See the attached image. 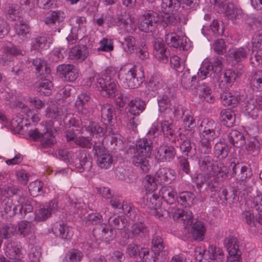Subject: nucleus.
Instances as JSON below:
<instances>
[{"mask_svg": "<svg viewBox=\"0 0 262 262\" xmlns=\"http://www.w3.org/2000/svg\"><path fill=\"white\" fill-rule=\"evenodd\" d=\"M115 23L128 33L134 32L136 29L135 23L129 17L126 19L122 16L117 17L115 19Z\"/></svg>", "mask_w": 262, "mask_h": 262, "instance_id": "obj_33", "label": "nucleus"}, {"mask_svg": "<svg viewBox=\"0 0 262 262\" xmlns=\"http://www.w3.org/2000/svg\"><path fill=\"white\" fill-rule=\"evenodd\" d=\"M16 35L19 38L20 41L26 40L30 35V27L25 23L16 24L14 27Z\"/></svg>", "mask_w": 262, "mask_h": 262, "instance_id": "obj_39", "label": "nucleus"}, {"mask_svg": "<svg viewBox=\"0 0 262 262\" xmlns=\"http://www.w3.org/2000/svg\"><path fill=\"white\" fill-rule=\"evenodd\" d=\"M149 233L148 230L143 223L134 224L132 228V238L140 240L146 237Z\"/></svg>", "mask_w": 262, "mask_h": 262, "instance_id": "obj_30", "label": "nucleus"}, {"mask_svg": "<svg viewBox=\"0 0 262 262\" xmlns=\"http://www.w3.org/2000/svg\"><path fill=\"white\" fill-rule=\"evenodd\" d=\"M214 73L211 68V65L208 60H205L202 63L198 72V77L200 80H203Z\"/></svg>", "mask_w": 262, "mask_h": 262, "instance_id": "obj_45", "label": "nucleus"}, {"mask_svg": "<svg viewBox=\"0 0 262 262\" xmlns=\"http://www.w3.org/2000/svg\"><path fill=\"white\" fill-rule=\"evenodd\" d=\"M23 55L20 49L15 47L11 48L6 47L4 49L3 54L0 55V64H7L8 62L12 60V56Z\"/></svg>", "mask_w": 262, "mask_h": 262, "instance_id": "obj_26", "label": "nucleus"}, {"mask_svg": "<svg viewBox=\"0 0 262 262\" xmlns=\"http://www.w3.org/2000/svg\"><path fill=\"white\" fill-rule=\"evenodd\" d=\"M219 133L200 130V140L197 146L199 154L204 155L210 154L212 149V142L219 136Z\"/></svg>", "mask_w": 262, "mask_h": 262, "instance_id": "obj_6", "label": "nucleus"}, {"mask_svg": "<svg viewBox=\"0 0 262 262\" xmlns=\"http://www.w3.org/2000/svg\"><path fill=\"white\" fill-rule=\"evenodd\" d=\"M195 198L194 194L190 191H182L178 194V203L183 207L187 208L190 206Z\"/></svg>", "mask_w": 262, "mask_h": 262, "instance_id": "obj_38", "label": "nucleus"}, {"mask_svg": "<svg viewBox=\"0 0 262 262\" xmlns=\"http://www.w3.org/2000/svg\"><path fill=\"white\" fill-rule=\"evenodd\" d=\"M62 207L59 205L58 202L56 199H53L48 203H47L45 205L40 207L38 211L42 213L44 211H47V213H52L56 212H60Z\"/></svg>", "mask_w": 262, "mask_h": 262, "instance_id": "obj_50", "label": "nucleus"}, {"mask_svg": "<svg viewBox=\"0 0 262 262\" xmlns=\"http://www.w3.org/2000/svg\"><path fill=\"white\" fill-rule=\"evenodd\" d=\"M91 99L89 94L86 93H82L78 96V99L76 101V105L78 109L81 111L82 114L86 117L88 116L89 111L88 110V103Z\"/></svg>", "mask_w": 262, "mask_h": 262, "instance_id": "obj_34", "label": "nucleus"}, {"mask_svg": "<svg viewBox=\"0 0 262 262\" xmlns=\"http://www.w3.org/2000/svg\"><path fill=\"white\" fill-rule=\"evenodd\" d=\"M181 82L186 89H190L196 82V77L195 75L191 76L189 69H186L182 75Z\"/></svg>", "mask_w": 262, "mask_h": 262, "instance_id": "obj_58", "label": "nucleus"}, {"mask_svg": "<svg viewBox=\"0 0 262 262\" xmlns=\"http://www.w3.org/2000/svg\"><path fill=\"white\" fill-rule=\"evenodd\" d=\"M220 120L227 127L233 126L235 122V113L230 109H225L220 113Z\"/></svg>", "mask_w": 262, "mask_h": 262, "instance_id": "obj_32", "label": "nucleus"}, {"mask_svg": "<svg viewBox=\"0 0 262 262\" xmlns=\"http://www.w3.org/2000/svg\"><path fill=\"white\" fill-rule=\"evenodd\" d=\"M114 73L113 70L107 69L101 75H95L90 78L91 85H96L98 90L105 96L114 97L116 95L117 85L112 75Z\"/></svg>", "mask_w": 262, "mask_h": 262, "instance_id": "obj_2", "label": "nucleus"}, {"mask_svg": "<svg viewBox=\"0 0 262 262\" xmlns=\"http://www.w3.org/2000/svg\"><path fill=\"white\" fill-rule=\"evenodd\" d=\"M172 217L177 222L183 223L185 228L191 225L193 221L192 214H172Z\"/></svg>", "mask_w": 262, "mask_h": 262, "instance_id": "obj_64", "label": "nucleus"}, {"mask_svg": "<svg viewBox=\"0 0 262 262\" xmlns=\"http://www.w3.org/2000/svg\"><path fill=\"white\" fill-rule=\"evenodd\" d=\"M159 254L154 249L147 248H141L139 253V256L143 262H155Z\"/></svg>", "mask_w": 262, "mask_h": 262, "instance_id": "obj_42", "label": "nucleus"}, {"mask_svg": "<svg viewBox=\"0 0 262 262\" xmlns=\"http://www.w3.org/2000/svg\"><path fill=\"white\" fill-rule=\"evenodd\" d=\"M199 97L204 101L209 103H212L214 102L215 98L212 95V92L210 88L206 85H202L199 89Z\"/></svg>", "mask_w": 262, "mask_h": 262, "instance_id": "obj_59", "label": "nucleus"}, {"mask_svg": "<svg viewBox=\"0 0 262 262\" xmlns=\"http://www.w3.org/2000/svg\"><path fill=\"white\" fill-rule=\"evenodd\" d=\"M88 55V50L85 45H77L72 48L69 53V57L73 60L82 62Z\"/></svg>", "mask_w": 262, "mask_h": 262, "instance_id": "obj_18", "label": "nucleus"}, {"mask_svg": "<svg viewBox=\"0 0 262 262\" xmlns=\"http://www.w3.org/2000/svg\"><path fill=\"white\" fill-rule=\"evenodd\" d=\"M245 206L248 207L250 206L252 211H256L259 213H262V194L255 196L252 201H247L245 203ZM250 211V209L246 211L247 213H249Z\"/></svg>", "mask_w": 262, "mask_h": 262, "instance_id": "obj_52", "label": "nucleus"}, {"mask_svg": "<svg viewBox=\"0 0 262 262\" xmlns=\"http://www.w3.org/2000/svg\"><path fill=\"white\" fill-rule=\"evenodd\" d=\"M32 64L35 67L36 74L37 76L43 75L45 74H49L50 69L47 67V62L43 59L36 58L33 60Z\"/></svg>", "mask_w": 262, "mask_h": 262, "instance_id": "obj_46", "label": "nucleus"}, {"mask_svg": "<svg viewBox=\"0 0 262 262\" xmlns=\"http://www.w3.org/2000/svg\"><path fill=\"white\" fill-rule=\"evenodd\" d=\"M262 108V97L256 96L242 104L244 112L253 119H256Z\"/></svg>", "mask_w": 262, "mask_h": 262, "instance_id": "obj_7", "label": "nucleus"}, {"mask_svg": "<svg viewBox=\"0 0 262 262\" xmlns=\"http://www.w3.org/2000/svg\"><path fill=\"white\" fill-rule=\"evenodd\" d=\"M177 155V150L172 145L163 144L155 149V156L162 162L172 161Z\"/></svg>", "mask_w": 262, "mask_h": 262, "instance_id": "obj_8", "label": "nucleus"}, {"mask_svg": "<svg viewBox=\"0 0 262 262\" xmlns=\"http://www.w3.org/2000/svg\"><path fill=\"white\" fill-rule=\"evenodd\" d=\"M56 132V130L52 127L47 128L43 133H40L38 129L35 128L30 130L28 135L34 140H40L43 147L48 148L56 142L55 136Z\"/></svg>", "mask_w": 262, "mask_h": 262, "instance_id": "obj_4", "label": "nucleus"}, {"mask_svg": "<svg viewBox=\"0 0 262 262\" xmlns=\"http://www.w3.org/2000/svg\"><path fill=\"white\" fill-rule=\"evenodd\" d=\"M135 67L131 69L122 68L119 71L118 77L120 82L123 83L125 88L130 89L138 88L143 82V73L141 75L137 73Z\"/></svg>", "mask_w": 262, "mask_h": 262, "instance_id": "obj_3", "label": "nucleus"}, {"mask_svg": "<svg viewBox=\"0 0 262 262\" xmlns=\"http://www.w3.org/2000/svg\"><path fill=\"white\" fill-rule=\"evenodd\" d=\"M121 45L124 52L127 54H132L136 47V39L132 36H126L124 38Z\"/></svg>", "mask_w": 262, "mask_h": 262, "instance_id": "obj_56", "label": "nucleus"}, {"mask_svg": "<svg viewBox=\"0 0 262 262\" xmlns=\"http://www.w3.org/2000/svg\"><path fill=\"white\" fill-rule=\"evenodd\" d=\"M224 244L229 254L241 252L239 250L238 241L236 237L230 235L225 239Z\"/></svg>", "mask_w": 262, "mask_h": 262, "instance_id": "obj_44", "label": "nucleus"}, {"mask_svg": "<svg viewBox=\"0 0 262 262\" xmlns=\"http://www.w3.org/2000/svg\"><path fill=\"white\" fill-rule=\"evenodd\" d=\"M65 15L63 12L60 11H53L46 19V24L52 25L56 23L61 22L63 20Z\"/></svg>", "mask_w": 262, "mask_h": 262, "instance_id": "obj_63", "label": "nucleus"}, {"mask_svg": "<svg viewBox=\"0 0 262 262\" xmlns=\"http://www.w3.org/2000/svg\"><path fill=\"white\" fill-rule=\"evenodd\" d=\"M176 192L170 186H164L161 188L159 195L169 204H172L176 201Z\"/></svg>", "mask_w": 262, "mask_h": 262, "instance_id": "obj_43", "label": "nucleus"}, {"mask_svg": "<svg viewBox=\"0 0 262 262\" xmlns=\"http://www.w3.org/2000/svg\"><path fill=\"white\" fill-rule=\"evenodd\" d=\"M115 108L113 105L105 104L101 106V117L102 120L105 121L104 124L110 123L115 115Z\"/></svg>", "mask_w": 262, "mask_h": 262, "instance_id": "obj_40", "label": "nucleus"}, {"mask_svg": "<svg viewBox=\"0 0 262 262\" xmlns=\"http://www.w3.org/2000/svg\"><path fill=\"white\" fill-rule=\"evenodd\" d=\"M214 174L218 178H222L223 180L227 179L229 173L227 166L223 163L215 162L213 170Z\"/></svg>", "mask_w": 262, "mask_h": 262, "instance_id": "obj_53", "label": "nucleus"}, {"mask_svg": "<svg viewBox=\"0 0 262 262\" xmlns=\"http://www.w3.org/2000/svg\"><path fill=\"white\" fill-rule=\"evenodd\" d=\"M129 113L135 116H139L146 107V104L145 101L142 100L141 98H135L130 101L128 103Z\"/></svg>", "mask_w": 262, "mask_h": 262, "instance_id": "obj_28", "label": "nucleus"}, {"mask_svg": "<svg viewBox=\"0 0 262 262\" xmlns=\"http://www.w3.org/2000/svg\"><path fill=\"white\" fill-rule=\"evenodd\" d=\"M55 233L60 238L66 240L71 239L74 234L73 229L66 224H60Z\"/></svg>", "mask_w": 262, "mask_h": 262, "instance_id": "obj_51", "label": "nucleus"}, {"mask_svg": "<svg viewBox=\"0 0 262 262\" xmlns=\"http://www.w3.org/2000/svg\"><path fill=\"white\" fill-rule=\"evenodd\" d=\"M115 231L110 227L102 226L95 228L93 231V236L97 245L102 241L108 242L113 240L116 236Z\"/></svg>", "mask_w": 262, "mask_h": 262, "instance_id": "obj_9", "label": "nucleus"}, {"mask_svg": "<svg viewBox=\"0 0 262 262\" xmlns=\"http://www.w3.org/2000/svg\"><path fill=\"white\" fill-rule=\"evenodd\" d=\"M228 138L230 143L236 147H241L245 143L243 134L237 130H232L228 134Z\"/></svg>", "mask_w": 262, "mask_h": 262, "instance_id": "obj_36", "label": "nucleus"}, {"mask_svg": "<svg viewBox=\"0 0 262 262\" xmlns=\"http://www.w3.org/2000/svg\"><path fill=\"white\" fill-rule=\"evenodd\" d=\"M210 197L213 200L217 197L222 201L223 203L226 204L228 202L232 203L235 199V194L234 191L228 192L226 188H221L220 190L215 191H210Z\"/></svg>", "mask_w": 262, "mask_h": 262, "instance_id": "obj_16", "label": "nucleus"}, {"mask_svg": "<svg viewBox=\"0 0 262 262\" xmlns=\"http://www.w3.org/2000/svg\"><path fill=\"white\" fill-rule=\"evenodd\" d=\"M208 254L206 255V261L209 262H223L225 254L222 248L213 245L208 248Z\"/></svg>", "mask_w": 262, "mask_h": 262, "instance_id": "obj_20", "label": "nucleus"}, {"mask_svg": "<svg viewBox=\"0 0 262 262\" xmlns=\"http://www.w3.org/2000/svg\"><path fill=\"white\" fill-rule=\"evenodd\" d=\"M226 16L233 23L237 24L243 21L246 17L247 15L244 13L241 8L232 4V5H230L229 9L228 10Z\"/></svg>", "mask_w": 262, "mask_h": 262, "instance_id": "obj_17", "label": "nucleus"}, {"mask_svg": "<svg viewBox=\"0 0 262 262\" xmlns=\"http://www.w3.org/2000/svg\"><path fill=\"white\" fill-rule=\"evenodd\" d=\"M5 194L7 198L13 196L14 195H18L19 198L18 200L19 203H24L26 201V197L21 189L16 186H4Z\"/></svg>", "mask_w": 262, "mask_h": 262, "instance_id": "obj_41", "label": "nucleus"}, {"mask_svg": "<svg viewBox=\"0 0 262 262\" xmlns=\"http://www.w3.org/2000/svg\"><path fill=\"white\" fill-rule=\"evenodd\" d=\"M161 127L164 137L168 138L169 140H171L175 132L172 122L164 120L161 124Z\"/></svg>", "mask_w": 262, "mask_h": 262, "instance_id": "obj_57", "label": "nucleus"}, {"mask_svg": "<svg viewBox=\"0 0 262 262\" xmlns=\"http://www.w3.org/2000/svg\"><path fill=\"white\" fill-rule=\"evenodd\" d=\"M93 149L95 155L97 156L98 167L104 169L110 168L113 163V157L110 153L104 150L103 144L100 142L98 144L95 143L93 145Z\"/></svg>", "mask_w": 262, "mask_h": 262, "instance_id": "obj_5", "label": "nucleus"}, {"mask_svg": "<svg viewBox=\"0 0 262 262\" xmlns=\"http://www.w3.org/2000/svg\"><path fill=\"white\" fill-rule=\"evenodd\" d=\"M31 213L33 211V207L31 204L27 201L24 203H20L17 206L12 204L11 201H8L5 204V213H9L13 211L14 213Z\"/></svg>", "mask_w": 262, "mask_h": 262, "instance_id": "obj_15", "label": "nucleus"}, {"mask_svg": "<svg viewBox=\"0 0 262 262\" xmlns=\"http://www.w3.org/2000/svg\"><path fill=\"white\" fill-rule=\"evenodd\" d=\"M236 75L234 71L231 69L225 71L223 76H221L219 86L221 89H225L231 86L234 82Z\"/></svg>", "mask_w": 262, "mask_h": 262, "instance_id": "obj_29", "label": "nucleus"}, {"mask_svg": "<svg viewBox=\"0 0 262 262\" xmlns=\"http://www.w3.org/2000/svg\"><path fill=\"white\" fill-rule=\"evenodd\" d=\"M87 130L90 132L93 136L96 137H101L104 135L108 136L114 134L111 128L110 127H104L101 126L97 122H91L87 128Z\"/></svg>", "mask_w": 262, "mask_h": 262, "instance_id": "obj_25", "label": "nucleus"}, {"mask_svg": "<svg viewBox=\"0 0 262 262\" xmlns=\"http://www.w3.org/2000/svg\"><path fill=\"white\" fill-rule=\"evenodd\" d=\"M176 173L169 168H161L156 172L155 179L159 184H169L176 179Z\"/></svg>", "mask_w": 262, "mask_h": 262, "instance_id": "obj_13", "label": "nucleus"}, {"mask_svg": "<svg viewBox=\"0 0 262 262\" xmlns=\"http://www.w3.org/2000/svg\"><path fill=\"white\" fill-rule=\"evenodd\" d=\"M249 80L250 86L253 91H262V71L257 70L252 72Z\"/></svg>", "mask_w": 262, "mask_h": 262, "instance_id": "obj_35", "label": "nucleus"}, {"mask_svg": "<svg viewBox=\"0 0 262 262\" xmlns=\"http://www.w3.org/2000/svg\"><path fill=\"white\" fill-rule=\"evenodd\" d=\"M222 102L225 106L234 107L238 103L237 97L232 95L230 93L224 92L221 95Z\"/></svg>", "mask_w": 262, "mask_h": 262, "instance_id": "obj_60", "label": "nucleus"}, {"mask_svg": "<svg viewBox=\"0 0 262 262\" xmlns=\"http://www.w3.org/2000/svg\"><path fill=\"white\" fill-rule=\"evenodd\" d=\"M181 3L180 0H162L161 3V10L163 14L161 15H169L176 17L173 14L174 11H177L180 8Z\"/></svg>", "mask_w": 262, "mask_h": 262, "instance_id": "obj_22", "label": "nucleus"}, {"mask_svg": "<svg viewBox=\"0 0 262 262\" xmlns=\"http://www.w3.org/2000/svg\"><path fill=\"white\" fill-rule=\"evenodd\" d=\"M166 49V45L162 39H156L154 46V56L160 61L163 62H168V57L169 54Z\"/></svg>", "mask_w": 262, "mask_h": 262, "instance_id": "obj_12", "label": "nucleus"}, {"mask_svg": "<svg viewBox=\"0 0 262 262\" xmlns=\"http://www.w3.org/2000/svg\"><path fill=\"white\" fill-rule=\"evenodd\" d=\"M37 89L41 95L49 96L52 93L53 84L50 80L41 78L38 81Z\"/></svg>", "mask_w": 262, "mask_h": 262, "instance_id": "obj_37", "label": "nucleus"}, {"mask_svg": "<svg viewBox=\"0 0 262 262\" xmlns=\"http://www.w3.org/2000/svg\"><path fill=\"white\" fill-rule=\"evenodd\" d=\"M210 2L213 6L215 11L221 14L225 13L226 14L229 9L230 5L232 4L227 0H210Z\"/></svg>", "mask_w": 262, "mask_h": 262, "instance_id": "obj_49", "label": "nucleus"}, {"mask_svg": "<svg viewBox=\"0 0 262 262\" xmlns=\"http://www.w3.org/2000/svg\"><path fill=\"white\" fill-rule=\"evenodd\" d=\"M230 167L232 170H230V176L234 177L237 173V169H240L239 173L237 174L236 179L239 181L244 182L247 178L250 177V171L246 166H241L239 163L236 164L235 162H232L230 164Z\"/></svg>", "mask_w": 262, "mask_h": 262, "instance_id": "obj_27", "label": "nucleus"}, {"mask_svg": "<svg viewBox=\"0 0 262 262\" xmlns=\"http://www.w3.org/2000/svg\"><path fill=\"white\" fill-rule=\"evenodd\" d=\"M32 46L35 50L45 49L49 47L47 37L46 36H38L32 40Z\"/></svg>", "mask_w": 262, "mask_h": 262, "instance_id": "obj_61", "label": "nucleus"}, {"mask_svg": "<svg viewBox=\"0 0 262 262\" xmlns=\"http://www.w3.org/2000/svg\"><path fill=\"white\" fill-rule=\"evenodd\" d=\"M247 54L244 48H233L229 50L227 59L231 64H236L245 59Z\"/></svg>", "mask_w": 262, "mask_h": 262, "instance_id": "obj_21", "label": "nucleus"}, {"mask_svg": "<svg viewBox=\"0 0 262 262\" xmlns=\"http://www.w3.org/2000/svg\"><path fill=\"white\" fill-rule=\"evenodd\" d=\"M146 156L135 151L132 157V163L135 166L139 167L143 172H147L150 169V164Z\"/></svg>", "mask_w": 262, "mask_h": 262, "instance_id": "obj_23", "label": "nucleus"}, {"mask_svg": "<svg viewBox=\"0 0 262 262\" xmlns=\"http://www.w3.org/2000/svg\"><path fill=\"white\" fill-rule=\"evenodd\" d=\"M177 23V19L174 17L166 14L160 15L157 12L149 10L141 16L139 20V28L143 32L151 31L152 27L158 23L164 27L174 26Z\"/></svg>", "mask_w": 262, "mask_h": 262, "instance_id": "obj_1", "label": "nucleus"}, {"mask_svg": "<svg viewBox=\"0 0 262 262\" xmlns=\"http://www.w3.org/2000/svg\"><path fill=\"white\" fill-rule=\"evenodd\" d=\"M165 41L174 48L187 50L189 46L188 43V38L186 36L178 35L175 32H170L165 35Z\"/></svg>", "mask_w": 262, "mask_h": 262, "instance_id": "obj_11", "label": "nucleus"}, {"mask_svg": "<svg viewBox=\"0 0 262 262\" xmlns=\"http://www.w3.org/2000/svg\"><path fill=\"white\" fill-rule=\"evenodd\" d=\"M172 98V95L168 91L158 99L159 110L161 112L165 111L167 108H169L171 105V100Z\"/></svg>", "mask_w": 262, "mask_h": 262, "instance_id": "obj_62", "label": "nucleus"}, {"mask_svg": "<svg viewBox=\"0 0 262 262\" xmlns=\"http://www.w3.org/2000/svg\"><path fill=\"white\" fill-rule=\"evenodd\" d=\"M215 162L211 156H206L204 157L199 161L201 170L206 173L212 171Z\"/></svg>", "mask_w": 262, "mask_h": 262, "instance_id": "obj_48", "label": "nucleus"}, {"mask_svg": "<svg viewBox=\"0 0 262 262\" xmlns=\"http://www.w3.org/2000/svg\"><path fill=\"white\" fill-rule=\"evenodd\" d=\"M206 232L205 224L201 221H196L192 225L190 233L193 239L202 241Z\"/></svg>", "mask_w": 262, "mask_h": 262, "instance_id": "obj_24", "label": "nucleus"}, {"mask_svg": "<svg viewBox=\"0 0 262 262\" xmlns=\"http://www.w3.org/2000/svg\"><path fill=\"white\" fill-rule=\"evenodd\" d=\"M75 167L79 172L89 171L92 166V159L85 151L79 152L75 161Z\"/></svg>", "mask_w": 262, "mask_h": 262, "instance_id": "obj_14", "label": "nucleus"}, {"mask_svg": "<svg viewBox=\"0 0 262 262\" xmlns=\"http://www.w3.org/2000/svg\"><path fill=\"white\" fill-rule=\"evenodd\" d=\"M152 148V141L150 139L142 138L137 141L136 147L133 149L134 151L143 154L144 156H149Z\"/></svg>", "mask_w": 262, "mask_h": 262, "instance_id": "obj_19", "label": "nucleus"}, {"mask_svg": "<svg viewBox=\"0 0 262 262\" xmlns=\"http://www.w3.org/2000/svg\"><path fill=\"white\" fill-rule=\"evenodd\" d=\"M57 73L66 81H74L79 76L78 70L73 64H62L57 67Z\"/></svg>", "mask_w": 262, "mask_h": 262, "instance_id": "obj_10", "label": "nucleus"}, {"mask_svg": "<svg viewBox=\"0 0 262 262\" xmlns=\"http://www.w3.org/2000/svg\"><path fill=\"white\" fill-rule=\"evenodd\" d=\"M110 203L114 208H121L125 213L136 212V209L127 202L121 203L118 199L114 198L110 201Z\"/></svg>", "mask_w": 262, "mask_h": 262, "instance_id": "obj_47", "label": "nucleus"}, {"mask_svg": "<svg viewBox=\"0 0 262 262\" xmlns=\"http://www.w3.org/2000/svg\"><path fill=\"white\" fill-rule=\"evenodd\" d=\"M229 152L228 146L223 142H217L214 147V152L215 157L219 159H225Z\"/></svg>", "mask_w": 262, "mask_h": 262, "instance_id": "obj_54", "label": "nucleus"}, {"mask_svg": "<svg viewBox=\"0 0 262 262\" xmlns=\"http://www.w3.org/2000/svg\"><path fill=\"white\" fill-rule=\"evenodd\" d=\"M162 85V80L159 76H152L146 84V92L148 94L154 95L158 93V90L161 89Z\"/></svg>", "mask_w": 262, "mask_h": 262, "instance_id": "obj_31", "label": "nucleus"}, {"mask_svg": "<svg viewBox=\"0 0 262 262\" xmlns=\"http://www.w3.org/2000/svg\"><path fill=\"white\" fill-rule=\"evenodd\" d=\"M219 125L218 123L211 119H204L202 121L200 126V130L211 132L219 133Z\"/></svg>", "mask_w": 262, "mask_h": 262, "instance_id": "obj_55", "label": "nucleus"}]
</instances>
